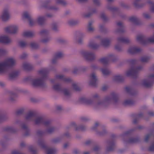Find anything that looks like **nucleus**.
I'll return each instance as SVG.
<instances>
[{
  "label": "nucleus",
  "mask_w": 154,
  "mask_h": 154,
  "mask_svg": "<svg viewBox=\"0 0 154 154\" xmlns=\"http://www.w3.org/2000/svg\"><path fill=\"white\" fill-rule=\"evenodd\" d=\"M118 41L119 42L124 43H128L129 42V40L128 38L123 37H120L118 38Z\"/></svg>",
  "instance_id": "obj_21"
},
{
  "label": "nucleus",
  "mask_w": 154,
  "mask_h": 154,
  "mask_svg": "<svg viewBox=\"0 0 154 154\" xmlns=\"http://www.w3.org/2000/svg\"><path fill=\"white\" fill-rule=\"evenodd\" d=\"M82 54L88 60H94L95 58V55L93 53L84 51L82 52Z\"/></svg>",
  "instance_id": "obj_9"
},
{
  "label": "nucleus",
  "mask_w": 154,
  "mask_h": 154,
  "mask_svg": "<svg viewBox=\"0 0 154 154\" xmlns=\"http://www.w3.org/2000/svg\"><path fill=\"white\" fill-rule=\"evenodd\" d=\"M48 70L47 69H43L38 72L39 73L42 77L40 79H36L32 80V84L34 86H43L45 84V79L47 77L48 73Z\"/></svg>",
  "instance_id": "obj_2"
},
{
  "label": "nucleus",
  "mask_w": 154,
  "mask_h": 154,
  "mask_svg": "<svg viewBox=\"0 0 154 154\" xmlns=\"http://www.w3.org/2000/svg\"><path fill=\"white\" fill-rule=\"evenodd\" d=\"M48 31L46 30H43L40 32V34L42 35H47L48 33Z\"/></svg>",
  "instance_id": "obj_48"
},
{
  "label": "nucleus",
  "mask_w": 154,
  "mask_h": 154,
  "mask_svg": "<svg viewBox=\"0 0 154 154\" xmlns=\"http://www.w3.org/2000/svg\"><path fill=\"white\" fill-rule=\"evenodd\" d=\"M63 56V54L60 52L56 53L54 56V58L52 60V63H56L57 59L61 58Z\"/></svg>",
  "instance_id": "obj_17"
},
{
  "label": "nucleus",
  "mask_w": 154,
  "mask_h": 154,
  "mask_svg": "<svg viewBox=\"0 0 154 154\" xmlns=\"http://www.w3.org/2000/svg\"><path fill=\"white\" fill-rule=\"evenodd\" d=\"M24 109H21L18 110L16 112V114L17 115H19L23 114L24 112Z\"/></svg>",
  "instance_id": "obj_45"
},
{
  "label": "nucleus",
  "mask_w": 154,
  "mask_h": 154,
  "mask_svg": "<svg viewBox=\"0 0 154 154\" xmlns=\"http://www.w3.org/2000/svg\"><path fill=\"white\" fill-rule=\"evenodd\" d=\"M73 89L75 91H79L81 89L80 87H78L75 83L72 84V85Z\"/></svg>",
  "instance_id": "obj_36"
},
{
  "label": "nucleus",
  "mask_w": 154,
  "mask_h": 154,
  "mask_svg": "<svg viewBox=\"0 0 154 154\" xmlns=\"http://www.w3.org/2000/svg\"><path fill=\"white\" fill-rule=\"evenodd\" d=\"M107 88H108L107 86L106 85H104L102 87V89L103 91H104L106 90L107 89Z\"/></svg>",
  "instance_id": "obj_63"
},
{
  "label": "nucleus",
  "mask_w": 154,
  "mask_h": 154,
  "mask_svg": "<svg viewBox=\"0 0 154 154\" xmlns=\"http://www.w3.org/2000/svg\"><path fill=\"white\" fill-rule=\"evenodd\" d=\"M102 43L104 46L107 47L109 45L110 41L108 39L105 38L102 40Z\"/></svg>",
  "instance_id": "obj_26"
},
{
  "label": "nucleus",
  "mask_w": 154,
  "mask_h": 154,
  "mask_svg": "<svg viewBox=\"0 0 154 154\" xmlns=\"http://www.w3.org/2000/svg\"><path fill=\"white\" fill-rule=\"evenodd\" d=\"M63 91L64 94L65 95H69V91L68 90H67L64 89V90Z\"/></svg>",
  "instance_id": "obj_55"
},
{
  "label": "nucleus",
  "mask_w": 154,
  "mask_h": 154,
  "mask_svg": "<svg viewBox=\"0 0 154 154\" xmlns=\"http://www.w3.org/2000/svg\"><path fill=\"white\" fill-rule=\"evenodd\" d=\"M142 67L140 66L137 67H135L133 66L131 69L128 71L126 73L127 76H131L134 78L136 77L138 75L139 71L141 70Z\"/></svg>",
  "instance_id": "obj_4"
},
{
  "label": "nucleus",
  "mask_w": 154,
  "mask_h": 154,
  "mask_svg": "<svg viewBox=\"0 0 154 154\" xmlns=\"http://www.w3.org/2000/svg\"><path fill=\"white\" fill-rule=\"evenodd\" d=\"M45 18L44 17H39L38 19V24L40 25L43 24L45 21Z\"/></svg>",
  "instance_id": "obj_29"
},
{
  "label": "nucleus",
  "mask_w": 154,
  "mask_h": 154,
  "mask_svg": "<svg viewBox=\"0 0 154 154\" xmlns=\"http://www.w3.org/2000/svg\"><path fill=\"white\" fill-rule=\"evenodd\" d=\"M101 17L104 21H106L107 20L106 17L105 15L103 14H101Z\"/></svg>",
  "instance_id": "obj_54"
},
{
  "label": "nucleus",
  "mask_w": 154,
  "mask_h": 154,
  "mask_svg": "<svg viewBox=\"0 0 154 154\" xmlns=\"http://www.w3.org/2000/svg\"><path fill=\"white\" fill-rule=\"evenodd\" d=\"M125 90L126 91L131 95H133L134 94V90L130 86H127L125 88Z\"/></svg>",
  "instance_id": "obj_27"
},
{
  "label": "nucleus",
  "mask_w": 154,
  "mask_h": 154,
  "mask_svg": "<svg viewBox=\"0 0 154 154\" xmlns=\"http://www.w3.org/2000/svg\"><path fill=\"white\" fill-rule=\"evenodd\" d=\"M23 67L25 70H31L32 68V65L27 63H24L23 64Z\"/></svg>",
  "instance_id": "obj_22"
},
{
  "label": "nucleus",
  "mask_w": 154,
  "mask_h": 154,
  "mask_svg": "<svg viewBox=\"0 0 154 154\" xmlns=\"http://www.w3.org/2000/svg\"><path fill=\"white\" fill-rule=\"evenodd\" d=\"M53 88L55 90L57 91H63L61 85L59 84L54 85L53 87Z\"/></svg>",
  "instance_id": "obj_31"
},
{
  "label": "nucleus",
  "mask_w": 154,
  "mask_h": 154,
  "mask_svg": "<svg viewBox=\"0 0 154 154\" xmlns=\"http://www.w3.org/2000/svg\"><path fill=\"white\" fill-rule=\"evenodd\" d=\"M27 56V55L26 54L24 53L21 56L20 58L22 59H24Z\"/></svg>",
  "instance_id": "obj_59"
},
{
  "label": "nucleus",
  "mask_w": 154,
  "mask_h": 154,
  "mask_svg": "<svg viewBox=\"0 0 154 154\" xmlns=\"http://www.w3.org/2000/svg\"><path fill=\"white\" fill-rule=\"evenodd\" d=\"M93 2L96 5H99V0H93Z\"/></svg>",
  "instance_id": "obj_62"
},
{
  "label": "nucleus",
  "mask_w": 154,
  "mask_h": 154,
  "mask_svg": "<svg viewBox=\"0 0 154 154\" xmlns=\"http://www.w3.org/2000/svg\"><path fill=\"white\" fill-rule=\"evenodd\" d=\"M152 135V134H147L144 139V141L146 142H147L148 141L149 139L150 138V137Z\"/></svg>",
  "instance_id": "obj_44"
},
{
  "label": "nucleus",
  "mask_w": 154,
  "mask_h": 154,
  "mask_svg": "<svg viewBox=\"0 0 154 154\" xmlns=\"http://www.w3.org/2000/svg\"><path fill=\"white\" fill-rule=\"evenodd\" d=\"M34 35V34L33 32L29 31L24 32L23 34V35L25 37H31Z\"/></svg>",
  "instance_id": "obj_23"
},
{
  "label": "nucleus",
  "mask_w": 154,
  "mask_h": 154,
  "mask_svg": "<svg viewBox=\"0 0 154 154\" xmlns=\"http://www.w3.org/2000/svg\"><path fill=\"white\" fill-rule=\"evenodd\" d=\"M89 47L92 49H95L97 48L98 45L97 44H95L93 42H90L89 44Z\"/></svg>",
  "instance_id": "obj_33"
},
{
  "label": "nucleus",
  "mask_w": 154,
  "mask_h": 154,
  "mask_svg": "<svg viewBox=\"0 0 154 154\" xmlns=\"http://www.w3.org/2000/svg\"><path fill=\"white\" fill-rule=\"evenodd\" d=\"M56 79H62L66 82H70L71 81V79L69 78H66L62 75H58L56 76Z\"/></svg>",
  "instance_id": "obj_19"
},
{
  "label": "nucleus",
  "mask_w": 154,
  "mask_h": 154,
  "mask_svg": "<svg viewBox=\"0 0 154 154\" xmlns=\"http://www.w3.org/2000/svg\"><path fill=\"white\" fill-rule=\"evenodd\" d=\"M76 22L73 20H71L69 22V24L70 25H73L76 24Z\"/></svg>",
  "instance_id": "obj_53"
},
{
  "label": "nucleus",
  "mask_w": 154,
  "mask_h": 154,
  "mask_svg": "<svg viewBox=\"0 0 154 154\" xmlns=\"http://www.w3.org/2000/svg\"><path fill=\"white\" fill-rule=\"evenodd\" d=\"M19 72L18 71H14L10 73L9 75V77L10 79H12L17 77Z\"/></svg>",
  "instance_id": "obj_30"
},
{
  "label": "nucleus",
  "mask_w": 154,
  "mask_h": 154,
  "mask_svg": "<svg viewBox=\"0 0 154 154\" xmlns=\"http://www.w3.org/2000/svg\"><path fill=\"white\" fill-rule=\"evenodd\" d=\"M18 30V28L16 26L11 25L5 29V31L7 33L14 34L16 33Z\"/></svg>",
  "instance_id": "obj_8"
},
{
  "label": "nucleus",
  "mask_w": 154,
  "mask_h": 154,
  "mask_svg": "<svg viewBox=\"0 0 154 154\" xmlns=\"http://www.w3.org/2000/svg\"><path fill=\"white\" fill-rule=\"evenodd\" d=\"M148 150L150 151H154V143L149 147Z\"/></svg>",
  "instance_id": "obj_51"
},
{
  "label": "nucleus",
  "mask_w": 154,
  "mask_h": 154,
  "mask_svg": "<svg viewBox=\"0 0 154 154\" xmlns=\"http://www.w3.org/2000/svg\"><path fill=\"white\" fill-rule=\"evenodd\" d=\"M149 58L147 56H144L142 57L141 59V61L142 62H146L149 60Z\"/></svg>",
  "instance_id": "obj_35"
},
{
  "label": "nucleus",
  "mask_w": 154,
  "mask_h": 154,
  "mask_svg": "<svg viewBox=\"0 0 154 154\" xmlns=\"http://www.w3.org/2000/svg\"><path fill=\"white\" fill-rule=\"evenodd\" d=\"M30 151L33 154H36V151L35 149L33 148L30 147L29 148Z\"/></svg>",
  "instance_id": "obj_52"
},
{
  "label": "nucleus",
  "mask_w": 154,
  "mask_h": 154,
  "mask_svg": "<svg viewBox=\"0 0 154 154\" xmlns=\"http://www.w3.org/2000/svg\"><path fill=\"white\" fill-rule=\"evenodd\" d=\"M13 128L11 127H8L6 128L5 130L7 131L12 132L13 131Z\"/></svg>",
  "instance_id": "obj_56"
},
{
  "label": "nucleus",
  "mask_w": 154,
  "mask_h": 154,
  "mask_svg": "<svg viewBox=\"0 0 154 154\" xmlns=\"http://www.w3.org/2000/svg\"><path fill=\"white\" fill-rule=\"evenodd\" d=\"M112 100L115 102H116L118 100V95L116 93L113 92L111 94L110 96L107 97L106 99V101H109Z\"/></svg>",
  "instance_id": "obj_11"
},
{
  "label": "nucleus",
  "mask_w": 154,
  "mask_h": 154,
  "mask_svg": "<svg viewBox=\"0 0 154 154\" xmlns=\"http://www.w3.org/2000/svg\"><path fill=\"white\" fill-rule=\"evenodd\" d=\"M5 51L3 49H0V56L3 55L5 54Z\"/></svg>",
  "instance_id": "obj_57"
},
{
  "label": "nucleus",
  "mask_w": 154,
  "mask_h": 154,
  "mask_svg": "<svg viewBox=\"0 0 154 154\" xmlns=\"http://www.w3.org/2000/svg\"><path fill=\"white\" fill-rule=\"evenodd\" d=\"M11 41V39L8 36H3L0 37V42L8 44L10 43Z\"/></svg>",
  "instance_id": "obj_16"
},
{
  "label": "nucleus",
  "mask_w": 154,
  "mask_h": 154,
  "mask_svg": "<svg viewBox=\"0 0 154 154\" xmlns=\"http://www.w3.org/2000/svg\"><path fill=\"white\" fill-rule=\"evenodd\" d=\"M101 71L102 73L105 75H109L110 73L109 71L106 69H101Z\"/></svg>",
  "instance_id": "obj_34"
},
{
  "label": "nucleus",
  "mask_w": 154,
  "mask_h": 154,
  "mask_svg": "<svg viewBox=\"0 0 154 154\" xmlns=\"http://www.w3.org/2000/svg\"><path fill=\"white\" fill-rule=\"evenodd\" d=\"M137 40L138 41L144 45L149 43H153L154 42V36L152 37L147 38L143 35H139L137 36Z\"/></svg>",
  "instance_id": "obj_5"
},
{
  "label": "nucleus",
  "mask_w": 154,
  "mask_h": 154,
  "mask_svg": "<svg viewBox=\"0 0 154 154\" xmlns=\"http://www.w3.org/2000/svg\"><path fill=\"white\" fill-rule=\"evenodd\" d=\"M9 17L10 16L8 9H4L2 16V20L4 21H6L9 19Z\"/></svg>",
  "instance_id": "obj_15"
},
{
  "label": "nucleus",
  "mask_w": 154,
  "mask_h": 154,
  "mask_svg": "<svg viewBox=\"0 0 154 154\" xmlns=\"http://www.w3.org/2000/svg\"><path fill=\"white\" fill-rule=\"evenodd\" d=\"M148 115L150 116H154V112H149L148 113Z\"/></svg>",
  "instance_id": "obj_60"
},
{
  "label": "nucleus",
  "mask_w": 154,
  "mask_h": 154,
  "mask_svg": "<svg viewBox=\"0 0 154 154\" xmlns=\"http://www.w3.org/2000/svg\"><path fill=\"white\" fill-rule=\"evenodd\" d=\"M91 80L89 84L90 85L95 86L97 85V79L95 76V74L94 73H92L91 75Z\"/></svg>",
  "instance_id": "obj_13"
},
{
  "label": "nucleus",
  "mask_w": 154,
  "mask_h": 154,
  "mask_svg": "<svg viewBox=\"0 0 154 154\" xmlns=\"http://www.w3.org/2000/svg\"><path fill=\"white\" fill-rule=\"evenodd\" d=\"M143 15L144 17L148 19L150 17L149 15L148 14L144 13L143 14Z\"/></svg>",
  "instance_id": "obj_58"
},
{
  "label": "nucleus",
  "mask_w": 154,
  "mask_h": 154,
  "mask_svg": "<svg viewBox=\"0 0 154 154\" xmlns=\"http://www.w3.org/2000/svg\"><path fill=\"white\" fill-rule=\"evenodd\" d=\"M141 51V49L140 48L135 47H133L129 48L128 52L130 54H133L139 53Z\"/></svg>",
  "instance_id": "obj_14"
},
{
  "label": "nucleus",
  "mask_w": 154,
  "mask_h": 154,
  "mask_svg": "<svg viewBox=\"0 0 154 154\" xmlns=\"http://www.w3.org/2000/svg\"><path fill=\"white\" fill-rule=\"evenodd\" d=\"M22 127L23 129H25L28 132L29 131V129H28L27 125L26 124H23L22 125Z\"/></svg>",
  "instance_id": "obj_49"
},
{
  "label": "nucleus",
  "mask_w": 154,
  "mask_h": 154,
  "mask_svg": "<svg viewBox=\"0 0 154 154\" xmlns=\"http://www.w3.org/2000/svg\"><path fill=\"white\" fill-rule=\"evenodd\" d=\"M134 101L132 100H126L124 102L123 104L124 105H131L133 104Z\"/></svg>",
  "instance_id": "obj_28"
},
{
  "label": "nucleus",
  "mask_w": 154,
  "mask_h": 154,
  "mask_svg": "<svg viewBox=\"0 0 154 154\" xmlns=\"http://www.w3.org/2000/svg\"><path fill=\"white\" fill-rule=\"evenodd\" d=\"M117 25L121 28V29L119 30V32H123V27L122 22H117Z\"/></svg>",
  "instance_id": "obj_40"
},
{
  "label": "nucleus",
  "mask_w": 154,
  "mask_h": 154,
  "mask_svg": "<svg viewBox=\"0 0 154 154\" xmlns=\"http://www.w3.org/2000/svg\"><path fill=\"white\" fill-rule=\"evenodd\" d=\"M153 81H154V74H152L149 75L148 79L143 80V85L145 87L149 88L152 85Z\"/></svg>",
  "instance_id": "obj_6"
},
{
  "label": "nucleus",
  "mask_w": 154,
  "mask_h": 154,
  "mask_svg": "<svg viewBox=\"0 0 154 154\" xmlns=\"http://www.w3.org/2000/svg\"><path fill=\"white\" fill-rule=\"evenodd\" d=\"M33 118H36L35 121L36 124H43L47 127H50L51 126V121L46 120L44 116L38 117L37 113L35 111H29L26 117V120H30Z\"/></svg>",
  "instance_id": "obj_1"
},
{
  "label": "nucleus",
  "mask_w": 154,
  "mask_h": 154,
  "mask_svg": "<svg viewBox=\"0 0 154 154\" xmlns=\"http://www.w3.org/2000/svg\"><path fill=\"white\" fill-rule=\"evenodd\" d=\"M129 62L132 64H135L137 63V61L135 60L132 59L129 60Z\"/></svg>",
  "instance_id": "obj_50"
},
{
  "label": "nucleus",
  "mask_w": 154,
  "mask_h": 154,
  "mask_svg": "<svg viewBox=\"0 0 154 154\" xmlns=\"http://www.w3.org/2000/svg\"><path fill=\"white\" fill-rule=\"evenodd\" d=\"M135 2L134 3V6L136 7H140L142 6L139 4L140 1V0H134Z\"/></svg>",
  "instance_id": "obj_38"
},
{
  "label": "nucleus",
  "mask_w": 154,
  "mask_h": 154,
  "mask_svg": "<svg viewBox=\"0 0 154 154\" xmlns=\"http://www.w3.org/2000/svg\"><path fill=\"white\" fill-rule=\"evenodd\" d=\"M24 18L27 19L29 21V24L30 26H33L35 24V22L30 17L28 13L27 12H25L23 15Z\"/></svg>",
  "instance_id": "obj_12"
},
{
  "label": "nucleus",
  "mask_w": 154,
  "mask_h": 154,
  "mask_svg": "<svg viewBox=\"0 0 154 154\" xmlns=\"http://www.w3.org/2000/svg\"><path fill=\"white\" fill-rule=\"evenodd\" d=\"M109 146L107 147V150L108 151H111L113 150L115 148L114 142L113 141L109 143Z\"/></svg>",
  "instance_id": "obj_25"
},
{
  "label": "nucleus",
  "mask_w": 154,
  "mask_h": 154,
  "mask_svg": "<svg viewBox=\"0 0 154 154\" xmlns=\"http://www.w3.org/2000/svg\"><path fill=\"white\" fill-rule=\"evenodd\" d=\"M31 47L33 48H36L38 47V45L35 42H32L30 44Z\"/></svg>",
  "instance_id": "obj_43"
},
{
  "label": "nucleus",
  "mask_w": 154,
  "mask_h": 154,
  "mask_svg": "<svg viewBox=\"0 0 154 154\" xmlns=\"http://www.w3.org/2000/svg\"><path fill=\"white\" fill-rule=\"evenodd\" d=\"M139 141V139L138 137L131 138L129 139L128 142L130 143H137Z\"/></svg>",
  "instance_id": "obj_32"
},
{
  "label": "nucleus",
  "mask_w": 154,
  "mask_h": 154,
  "mask_svg": "<svg viewBox=\"0 0 154 154\" xmlns=\"http://www.w3.org/2000/svg\"><path fill=\"white\" fill-rule=\"evenodd\" d=\"M143 116V114L142 113L139 114H138L137 115L135 116L137 118H140L142 117Z\"/></svg>",
  "instance_id": "obj_61"
},
{
  "label": "nucleus",
  "mask_w": 154,
  "mask_h": 154,
  "mask_svg": "<svg viewBox=\"0 0 154 154\" xmlns=\"http://www.w3.org/2000/svg\"><path fill=\"white\" fill-rule=\"evenodd\" d=\"M112 55H110L107 57H104L99 60V61L104 65H106L109 63V61L114 57Z\"/></svg>",
  "instance_id": "obj_10"
},
{
  "label": "nucleus",
  "mask_w": 154,
  "mask_h": 154,
  "mask_svg": "<svg viewBox=\"0 0 154 154\" xmlns=\"http://www.w3.org/2000/svg\"><path fill=\"white\" fill-rule=\"evenodd\" d=\"M132 131L133 130H129L126 131L125 133V135H128V134H130L132 132Z\"/></svg>",
  "instance_id": "obj_64"
},
{
  "label": "nucleus",
  "mask_w": 154,
  "mask_h": 154,
  "mask_svg": "<svg viewBox=\"0 0 154 154\" xmlns=\"http://www.w3.org/2000/svg\"><path fill=\"white\" fill-rule=\"evenodd\" d=\"M72 125L74 126V127L75 128L76 130H81L83 131L84 130V127L83 126H81L79 128L76 127V125L74 122L72 123Z\"/></svg>",
  "instance_id": "obj_39"
},
{
  "label": "nucleus",
  "mask_w": 154,
  "mask_h": 154,
  "mask_svg": "<svg viewBox=\"0 0 154 154\" xmlns=\"http://www.w3.org/2000/svg\"><path fill=\"white\" fill-rule=\"evenodd\" d=\"M55 130V128L54 127H51L49 128L47 132L48 133H51L53 132Z\"/></svg>",
  "instance_id": "obj_46"
},
{
  "label": "nucleus",
  "mask_w": 154,
  "mask_h": 154,
  "mask_svg": "<svg viewBox=\"0 0 154 154\" xmlns=\"http://www.w3.org/2000/svg\"><path fill=\"white\" fill-rule=\"evenodd\" d=\"M124 80L123 76L120 75H116L114 76V80L118 82H122Z\"/></svg>",
  "instance_id": "obj_24"
},
{
  "label": "nucleus",
  "mask_w": 154,
  "mask_h": 154,
  "mask_svg": "<svg viewBox=\"0 0 154 154\" xmlns=\"http://www.w3.org/2000/svg\"><path fill=\"white\" fill-rule=\"evenodd\" d=\"M39 145L42 148L47 150V154H54L56 152V149L54 148L48 149L47 146L43 141L39 142Z\"/></svg>",
  "instance_id": "obj_7"
},
{
  "label": "nucleus",
  "mask_w": 154,
  "mask_h": 154,
  "mask_svg": "<svg viewBox=\"0 0 154 154\" xmlns=\"http://www.w3.org/2000/svg\"><path fill=\"white\" fill-rule=\"evenodd\" d=\"M92 24V22L90 21L89 22L88 25V30L89 32L93 31L94 30V28L91 26Z\"/></svg>",
  "instance_id": "obj_37"
},
{
  "label": "nucleus",
  "mask_w": 154,
  "mask_h": 154,
  "mask_svg": "<svg viewBox=\"0 0 154 154\" xmlns=\"http://www.w3.org/2000/svg\"><path fill=\"white\" fill-rule=\"evenodd\" d=\"M129 21L135 24L139 25L140 24V20L135 17H131L129 19Z\"/></svg>",
  "instance_id": "obj_18"
},
{
  "label": "nucleus",
  "mask_w": 154,
  "mask_h": 154,
  "mask_svg": "<svg viewBox=\"0 0 154 154\" xmlns=\"http://www.w3.org/2000/svg\"><path fill=\"white\" fill-rule=\"evenodd\" d=\"M57 2L63 5H65L66 4V2L64 0H57Z\"/></svg>",
  "instance_id": "obj_47"
},
{
  "label": "nucleus",
  "mask_w": 154,
  "mask_h": 154,
  "mask_svg": "<svg viewBox=\"0 0 154 154\" xmlns=\"http://www.w3.org/2000/svg\"><path fill=\"white\" fill-rule=\"evenodd\" d=\"M148 3L151 5V11L152 12H154V3L151 1H149Z\"/></svg>",
  "instance_id": "obj_41"
},
{
  "label": "nucleus",
  "mask_w": 154,
  "mask_h": 154,
  "mask_svg": "<svg viewBox=\"0 0 154 154\" xmlns=\"http://www.w3.org/2000/svg\"><path fill=\"white\" fill-rule=\"evenodd\" d=\"M80 100L82 103L88 104H90L92 103V100L88 99L84 97L81 98L80 99Z\"/></svg>",
  "instance_id": "obj_20"
},
{
  "label": "nucleus",
  "mask_w": 154,
  "mask_h": 154,
  "mask_svg": "<svg viewBox=\"0 0 154 154\" xmlns=\"http://www.w3.org/2000/svg\"><path fill=\"white\" fill-rule=\"evenodd\" d=\"M15 61L12 58H9L6 59L4 62L0 63V73L6 72L8 69L14 66Z\"/></svg>",
  "instance_id": "obj_3"
},
{
  "label": "nucleus",
  "mask_w": 154,
  "mask_h": 154,
  "mask_svg": "<svg viewBox=\"0 0 154 154\" xmlns=\"http://www.w3.org/2000/svg\"><path fill=\"white\" fill-rule=\"evenodd\" d=\"M19 45L20 47H24L27 45V44L23 41H21L19 42Z\"/></svg>",
  "instance_id": "obj_42"
}]
</instances>
